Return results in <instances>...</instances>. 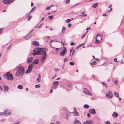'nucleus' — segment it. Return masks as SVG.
<instances>
[{"mask_svg":"<svg viewBox=\"0 0 124 124\" xmlns=\"http://www.w3.org/2000/svg\"><path fill=\"white\" fill-rule=\"evenodd\" d=\"M3 32V31L2 30V28H0V35Z\"/></svg>","mask_w":124,"mask_h":124,"instance_id":"obj_44","label":"nucleus"},{"mask_svg":"<svg viewBox=\"0 0 124 124\" xmlns=\"http://www.w3.org/2000/svg\"><path fill=\"white\" fill-rule=\"evenodd\" d=\"M11 114V112L9 111L8 112H7V113H6V114L5 115H10Z\"/></svg>","mask_w":124,"mask_h":124,"instance_id":"obj_42","label":"nucleus"},{"mask_svg":"<svg viewBox=\"0 0 124 124\" xmlns=\"http://www.w3.org/2000/svg\"><path fill=\"white\" fill-rule=\"evenodd\" d=\"M71 23H69V24L68 25V27H70L71 26Z\"/></svg>","mask_w":124,"mask_h":124,"instance_id":"obj_62","label":"nucleus"},{"mask_svg":"<svg viewBox=\"0 0 124 124\" xmlns=\"http://www.w3.org/2000/svg\"><path fill=\"white\" fill-rule=\"evenodd\" d=\"M118 113L116 112H114L112 114V116L113 118H116L118 116Z\"/></svg>","mask_w":124,"mask_h":124,"instance_id":"obj_13","label":"nucleus"},{"mask_svg":"<svg viewBox=\"0 0 124 124\" xmlns=\"http://www.w3.org/2000/svg\"><path fill=\"white\" fill-rule=\"evenodd\" d=\"M17 88L19 89H21L23 88V87L21 85H18Z\"/></svg>","mask_w":124,"mask_h":124,"instance_id":"obj_28","label":"nucleus"},{"mask_svg":"<svg viewBox=\"0 0 124 124\" xmlns=\"http://www.w3.org/2000/svg\"><path fill=\"white\" fill-rule=\"evenodd\" d=\"M89 112L92 114H95L96 113L95 110L94 108H92L90 109L89 111Z\"/></svg>","mask_w":124,"mask_h":124,"instance_id":"obj_9","label":"nucleus"},{"mask_svg":"<svg viewBox=\"0 0 124 124\" xmlns=\"http://www.w3.org/2000/svg\"><path fill=\"white\" fill-rule=\"evenodd\" d=\"M66 30V29L65 28V27H62V33H64V32Z\"/></svg>","mask_w":124,"mask_h":124,"instance_id":"obj_30","label":"nucleus"},{"mask_svg":"<svg viewBox=\"0 0 124 124\" xmlns=\"http://www.w3.org/2000/svg\"><path fill=\"white\" fill-rule=\"evenodd\" d=\"M51 7V6H50L46 8V9L47 10H49V9H50Z\"/></svg>","mask_w":124,"mask_h":124,"instance_id":"obj_48","label":"nucleus"},{"mask_svg":"<svg viewBox=\"0 0 124 124\" xmlns=\"http://www.w3.org/2000/svg\"><path fill=\"white\" fill-rule=\"evenodd\" d=\"M40 86V85L39 84L36 85H35V87L37 88H39Z\"/></svg>","mask_w":124,"mask_h":124,"instance_id":"obj_31","label":"nucleus"},{"mask_svg":"<svg viewBox=\"0 0 124 124\" xmlns=\"http://www.w3.org/2000/svg\"><path fill=\"white\" fill-rule=\"evenodd\" d=\"M102 83L103 85L105 86V87L106 88L107 86V84L103 82H102Z\"/></svg>","mask_w":124,"mask_h":124,"instance_id":"obj_29","label":"nucleus"},{"mask_svg":"<svg viewBox=\"0 0 124 124\" xmlns=\"http://www.w3.org/2000/svg\"><path fill=\"white\" fill-rule=\"evenodd\" d=\"M72 48H71L70 50V54H71V52H72Z\"/></svg>","mask_w":124,"mask_h":124,"instance_id":"obj_61","label":"nucleus"},{"mask_svg":"<svg viewBox=\"0 0 124 124\" xmlns=\"http://www.w3.org/2000/svg\"><path fill=\"white\" fill-rule=\"evenodd\" d=\"M54 70L56 72H57L59 70V69H58V68H54Z\"/></svg>","mask_w":124,"mask_h":124,"instance_id":"obj_39","label":"nucleus"},{"mask_svg":"<svg viewBox=\"0 0 124 124\" xmlns=\"http://www.w3.org/2000/svg\"><path fill=\"white\" fill-rule=\"evenodd\" d=\"M72 85L71 84H69L67 85V87L69 88H71L72 87Z\"/></svg>","mask_w":124,"mask_h":124,"instance_id":"obj_24","label":"nucleus"},{"mask_svg":"<svg viewBox=\"0 0 124 124\" xmlns=\"http://www.w3.org/2000/svg\"><path fill=\"white\" fill-rule=\"evenodd\" d=\"M114 95L117 97H118L119 96L118 93L116 92H115L114 93Z\"/></svg>","mask_w":124,"mask_h":124,"instance_id":"obj_26","label":"nucleus"},{"mask_svg":"<svg viewBox=\"0 0 124 124\" xmlns=\"http://www.w3.org/2000/svg\"><path fill=\"white\" fill-rule=\"evenodd\" d=\"M12 45H11L9 46H8V47L7 48V50L8 51L10 49V48H11Z\"/></svg>","mask_w":124,"mask_h":124,"instance_id":"obj_34","label":"nucleus"},{"mask_svg":"<svg viewBox=\"0 0 124 124\" xmlns=\"http://www.w3.org/2000/svg\"><path fill=\"white\" fill-rule=\"evenodd\" d=\"M33 5H34L33 3L32 2H31V6L32 7Z\"/></svg>","mask_w":124,"mask_h":124,"instance_id":"obj_63","label":"nucleus"},{"mask_svg":"<svg viewBox=\"0 0 124 124\" xmlns=\"http://www.w3.org/2000/svg\"><path fill=\"white\" fill-rule=\"evenodd\" d=\"M117 58H115L114 59V61H115L116 62H119V61H117Z\"/></svg>","mask_w":124,"mask_h":124,"instance_id":"obj_45","label":"nucleus"},{"mask_svg":"<svg viewBox=\"0 0 124 124\" xmlns=\"http://www.w3.org/2000/svg\"><path fill=\"white\" fill-rule=\"evenodd\" d=\"M32 44L33 45L35 46H37L39 45V42L36 41H33L32 43Z\"/></svg>","mask_w":124,"mask_h":124,"instance_id":"obj_10","label":"nucleus"},{"mask_svg":"<svg viewBox=\"0 0 124 124\" xmlns=\"http://www.w3.org/2000/svg\"><path fill=\"white\" fill-rule=\"evenodd\" d=\"M91 122L90 120H88L86 122H84L83 124H92V123Z\"/></svg>","mask_w":124,"mask_h":124,"instance_id":"obj_15","label":"nucleus"},{"mask_svg":"<svg viewBox=\"0 0 124 124\" xmlns=\"http://www.w3.org/2000/svg\"><path fill=\"white\" fill-rule=\"evenodd\" d=\"M80 123V121L78 120L75 118L74 122V124H79Z\"/></svg>","mask_w":124,"mask_h":124,"instance_id":"obj_16","label":"nucleus"},{"mask_svg":"<svg viewBox=\"0 0 124 124\" xmlns=\"http://www.w3.org/2000/svg\"><path fill=\"white\" fill-rule=\"evenodd\" d=\"M75 45V43L73 42H72L71 43V45Z\"/></svg>","mask_w":124,"mask_h":124,"instance_id":"obj_49","label":"nucleus"},{"mask_svg":"<svg viewBox=\"0 0 124 124\" xmlns=\"http://www.w3.org/2000/svg\"><path fill=\"white\" fill-rule=\"evenodd\" d=\"M48 18L50 20H52L53 18V15L51 16H49L48 17Z\"/></svg>","mask_w":124,"mask_h":124,"instance_id":"obj_35","label":"nucleus"},{"mask_svg":"<svg viewBox=\"0 0 124 124\" xmlns=\"http://www.w3.org/2000/svg\"><path fill=\"white\" fill-rule=\"evenodd\" d=\"M118 82V81L116 80L115 81V83L116 84H117Z\"/></svg>","mask_w":124,"mask_h":124,"instance_id":"obj_60","label":"nucleus"},{"mask_svg":"<svg viewBox=\"0 0 124 124\" xmlns=\"http://www.w3.org/2000/svg\"><path fill=\"white\" fill-rule=\"evenodd\" d=\"M87 116L88 117H89L90 116V114L89 113H88L87 114Z\"/></svg>","mask_w":124,"mask_h":124,"instance_id":"obj_55","label":"nucleus"},{"mask_svg":"<svg viewBox=\"0 0 124 124\" xmlns=\"http://www.w3.org/2000/svg\"><path fill=\"white\" fill-rule=\"evenodd\" d=\"M46 50L45 48L36 47L33 51L34 52H31V55L35 56L36 55L42 54V56L41 61L42 62H43L46 59L47 56L46 50Z\"/></svg>","mask_w":124,"mask_h":124,"instance_id":"obj_1","label":"nucleus"},{"mask_svg":"<svg viewBox=\"0 0 124 124\" xmlns=\"http://www.w3.org/2000/svg\"><path fill=\"white\" fill-rule=\"evenodd\" d=\"M75 52V51L74 50L73 51V52L71 54V56H72L73 55V54Z\"/></svg>","mask_w":124,"mask_h":124,"instance_id":"obj_53","label":"nucleus"},{"mask_svg":"<svg viewBox=\"0 0 124 124\" xmlns=\"http://www.w3.org/2000/svg\"><path fill=\"white\" fill-rule=\"evenodd\" d=\"M74 115L75 116H79V113L77 111L74 112Z\"/></svg>","mask_w":124,"mask_h":124,"instance_id":"obj_32","label":"nucleus"},{"mask_svg":"<svg viewBox=\"0 0 124 124\" xmlns=\"http://www.w3.org/2000/svg\"><path fill=\"white\" fill-rule=\"evenodd\" d=\"M3 76L6 79L9 80H12L13 79V76L9 72H7Z\"/></svg>","mask_w":124,"mask_h":124,"instance_id":"obj_3","label":"nucleus"},{"mask_svg":"<svg viewBox=\"0 0 124 124\" xmlns=\"http://www.w3.org/2000/svg\"><path fill=\"white\" fill-rule=\"evenodd\" d=\"M96 40L95 43L96 44H99L101 41V40L98 39L97 38H96Z\"/></svg>","mask_w":124,"mask_h":124,"instance_id":"obj_20","label":"nucleus"},{"mask_svg":"<svg viewBox=\"0 0 124 124\" xmlns=\"http://www.w3.org/2000/svg\"><path fill=\"white\" fill-rule=\"evenodd\" d=\"M28 36H29L28 37L29 38H30L32 36V35L31 34H30L29 35H28Z\"/></svg>","mask_w":124,"mask_h":124,"instance_id":"obj_54","label":"nucleus"},{"mask_svg":"<svg viewBox=\"0 0 124 124\" xmlns=\"http://www.w3.org/2000/svg\"><path fill=\"white\" fill-rule=\"evenodd\" d=\"M33 29H32V30L27 35H26V37H26L28 35H30V33L32 31H33Z\"/></svg>","mask_w":124,"mask_h":124,"instance_id":"obj_59","label":"nucleus"},{"mask_svg":"<svg viewBox=\"0 0 124 124\" xmlns=\"http://www.w3.org/2000/svg\"><path fill=\"white\" fill-rule=\"evenodd\" d=\"M98 5V4L97 3H95L92 6V7L93 8H95Z\"/></svg>","mask_w":124,"mask_h":124,"instance_id":"obj_25","label":"nucleus"},{"mask_svg":"<svg viewBox=\"0 0 124 124\" xmlns=\"http://www.w3.org/2000/svg\"><path fill=\"white\" fill-rule=\"evenodd\" d=\"M65 54V53H64L63 52H61L60 55L61 56H63Z\"/></svg>","mask_w":124,"mask_h":124,"instance_id":"obj_37","label":"nucleus"},{"mask_svg":"<svg viewBox=\"0 0 124 124\" xmlns=\"http://www.w3.org/2000/svg\"><path fill=\"white\" fill-rule=\"evenodd\" d=\"M71 21V19H68L66 20V23H69Z\"/></svg>","mask_w":124,"mask_h":124,"instance_id":"obj_43","label":"nucleus"},{"mask_svg":"<svg viewBox=\"0 0 124 124\" xmlns=\"http://www.w3.org/2000/svg\"><path fill=\"white\" fill-rule=\"evenodd\" d=\"M66 49L65 48H64V49L63 50L62 52H63L64 53H65V52H66Z\"/></svg>","mask_w":124,"mask_h":124,"instance_id":"obj_50","label":"nucleus"},{"mask_svg":"<svg viewBox=\"0 0 124 124\" xmlns=\"http://www.w3.org/2000/svg\"><path fill=\"white\" fill-rule=\"evenodd\" d=\"M64 2H66L67 4L69 3L70 2V0H65L64 1Z\"/></svg>","mask_w":124,"mask_h":124,"instance_id":"obj_33","label":"nucleus"},{"mask_svg":"<svg viewBox=\"0 0 124 124\" xmlns=\"http://www.w3.org/2000/svg\"><path fill=\"white\" fill-rule=\"evenodd\" d=\"M96 38H97L98 39H100V40H101V41L102 40V38L101 37V36L99 35L98 34Z\"/></svg>","mask_w":124,"mask_h":124,"instance_id":"obj_22","label":"nucleus"},{"mask_svg":"<svg viewBox=\"0 0 124 124\" xmlns=\"http://www.w3.org/2000/svg\"><path fill=\"white\" fill-rule=\"evenodd\" d=\"M93 78L94 79L95 78V77L94 75H92L91 76V78Z\"/></svg>","mask_w":124,"mask_h":124,"instance_id":"obj_57","label":"nucleus"},{"mask_svg":"<svg viewBox=\"0 0 124 124\" xmlns=\"http://www.w3.org/2000/svg\"><path fill=\"white\" fill-rule=\"evenodd\" d=\"M33 58L32 57H30L29 58L27 59V61L28 63H29L31 62Z\"/></svg>","mask_w":124,"mask_h":124,"instance_id":"obj_17","label":"nucleus"},{"mask_svg":"<svg viewBox=\"0 0 124 124\" xmlns=\"http://www.w3.org/2000/svg\"><path fill=\"white\" fill-rule=\"evenodd\" d=\"M27 36H27L26 37H26V36H25L24 37V38H25V37L26 38H25V40H28V39H30V38H29L28 37H27Z\"/></svg>","mask_w":124,"mask_h":124,"instance_id":"obj_52","label":"nucleus"},{"mask_svg":"<svg viewBox=\"0 0 124 124\" xmlns=\"http://www.w3.org/2000/svg\"><path fill=\"white\" fill-rule=\"evenodd\" d=\"M70 64L71 65L73 66L74 65V63L73 62H69Z\"/></svg>","mask_w":124,"mask_h":124,"instance_id":"obj_41","label":"nucleus"},{"mask_svg":"<svg viewBox=\"0 0 124 124\" xmlns=\"http://www.w3.org/2000/svg\"><path fill=\"white\" fill-rule=\"evenodd\" d=\"M15 0H3V3L6 4H9L13 2Z\"/></svg>","mask_w":124,"mask_h":124,"instance_id":"obj_6","label":"nucleus"},{"mask_svg":"<svg viewBox=\"0 0 124 124\" xmlns=\"http://www.w3.org/2000/svg\"><path fill=\"white\" fill-rule=\"evenodd\" d=\"M40 75L39 74H38V77L36 80V81L38 82V83H39L40 81Z\"/></svg>","mask_w":124,"mask_h":124,"instance_id":"obj_14","label":"nucleus"},{"mask_svg":"<svg viewBox=\"0 0 124 124\" xmlns=\"http://www.w3.org/2000/svg\"><path fill=\"white\" fill-rule=\"evenodd\" d=\"M95 60H96V61H99V59H98V58H95Z\"/></svg>","mask_w":124,"mask_h":124,"instance_id":"obj_58","label":"nucleus"},{"mask_svg":"<svg viewBox=\"0 0 124 124\" xmlns=\"http://www.w3.org/2000/svg\"><path fill=\"white\" fill-rule=\"evenodd\" d=\"M102 15L103 16H106V15L105 14H103V15Z\"/></svg>","mask_w":124,"mask_h":124,"instance_id":"obj_64","label":"nucleus"},{"mask_svg":"<svg viewBox=\"0 0 124 124\" xmlns=\"http://www.w3.org/2000/svg\"><path fill=\"white\" fill-rule=\"evenodd\" d=\"M8 111V108H7L5 110L4 112L5 114H6V113H7V112Z\"/></svg>","mask_w":124,"mask_h":124,"instance_id":"obj_38","label":"nucleus"},{"mask_svg":"<svg viewBox=\"0 0 124 124\" xmlns=\"http://www.w3.org/2000/svg\"><path fill=\"white\" fill-rule=\"evenodd\" d=\"M42 25L43 23H41L40 25L37 28H41L42 27Z\"/></svg>","mask_w":124,"mask_h":124,"instance_id":"obj_36","label":"nucleus"},{"mask_svg":"<svg viewBox=\"0 0 124 124\" xmlns=\"http://www.w3.org/2000/svg\"><path fill=\"white\" fill-rule=\"evenodd\" d=\"M83 107L87 109L89 108V106L88 105L86 104L84 105Z\"/></svg>","mask_w":124,"mask_h":124,"instance_id":"obj_27","label":"nucleus"},{"mask_svg":"<svg viewBox=\"0 0 124 124\" xmlns=\"http://www.w3.org/2000/svg\"><path fill=\"white\" fill-rule=\"evenodd\" d=\"M34 65L32 64H29L28 70L26 72L27 73H28L31 72L33 68Z\"/></svg>","mask_w":124,"mask_h":124,"instance_id":"obj_4","label":"nucleus"},{"mask_svg":"<svg viewBox=\"0 0 124 124\" xmlns=\"http://www.w3.org/2000/svg\"><path fill=\"white\" fill-rule=\"evenodd\" d=\"M36 7L35 6L34 7L32 8V9L31 10L30 12H29V13H31L33 11H35V10H36Z\"/></svg>","mask_w":124,"mask_h":124,"instance_id":"obj_21","label":"nucleus"},{"mask_svg":"<svg viewBox=\"0 0 124 124\" xmlns=\"http://www.w3.org/2000/svg\"><path fill=\"white\" fill-rule=\"evenodd\" d=\"M39 62V59H36L34 60L32 62V63L34 64H37Z\"/></svg>","mask_w":124,"mask_h":124,"instance_id":"obj_11","label":"nucleus"},{"mask_svg":"<svg viewBox=\"0 0 124 124\" xmlns=\"http://www.w3.org/2000/svg\"><path fill=\"white\" fill-rule=\"evenodd\" d=\"M86 35V33H85L84 34L82 35V36H81V38L82 39L83 38H84L85 37V36Z\"/></svg>","mask_w":124,"mask_h":124,"instance_id":"obj_40","label":"nucleus"},{"mask_svg":"<svg viewBox=\"0 0 124 124\" xmlns=\"http://www.w3.org/2000/svg\"><path fill=\"white\" fill-rule=\"evenodd\" d=\"M83 91L84 93L88 95H89L90 94L91 96V94L89 91L86 88H84L83 89Z\"/></svg>","mask_w":124,"mask_h":124,"instance_id":"obj_8","label":"nucleus"},{"mask_svg":"<svg viewBox=\"0 0 124 124\" xmlns=\"http://www.w3.org/2000/svg\"><path fill=\"white\" fill-rule=\"evenodd\" d=\"M16 72L15 73V76L17 77H19L22 76L23 75L25 72V67L23 66H20L17 67Z\"/></svg>","mask_w":124,"mask_h":124,"instance_id":"obj_2","label":"nucleus"},{"mask_svg":"<svg viewBox=\"0 0 124 124\" xmlns=\"http://www.w3.org/2000/svg\"><path fill=\"white\" fill-rule=\"evenodd\" d=\"M68 60V59L67 58H66L64 59L63 60V61L64 63L67 60Z\"/></svg>","mask_w":124,"mask_h":124,"instance_id":"obj_46","label":"nucleus"},{"mask_svg":"<svg viewBox=\"0 0 124 124\" xmlns=\"http://www.w3.org/2000/svg\"><path fill=\"white\" fill-rule=\"evenodd\" d=\"M110 122L108 121H106L105 124H110Z\"/></svg>","mask_w":124,"mask_h":124,"instance_id":"obj_51","label":"nucleus"},{"mask_svg":"<svg viewBox=\"0 0 124 124\" xmlns=\"http://www.w3.org/2000/svg\"><path fill=\"white\" fill-rule=\"evenodd\" d=\"M9 88L7 86L5 85L4 86V91L6 92H7Z\"/></svg>","mask_w":124,"mask_h":124,"instance_id":"obj_18","label":"nucleus"},{"mask_svg":"<svg viewBox=\"0 0 124 124\" xmlns=\"http://www.w3.org/2000/svg\"><path fill=\"white\" fill-rule=\"evenodd\" d=\"M59 82L58 81H55L53 83V87L54 89H56L58 85Z\"/></svg>","mask_w":124,"mask_h":124,"instance_id":"obj_7","label":"nucleus"},{"mask_svg":"<svg viewBox=\"0 0 124 124\" xmlns=\"http://www.w3.org/2000/svg\"><path fill=\"white\" fill-rule=\"evenodd\" d=\"M28 20L29 21L32 17V16L30 14H25Z\"/></svg>","mask_w":124,"mask_h":124,"instance_id":"obj_12","label":"nucleus"},{"mask_svg":"<svg viewBox=\"0 0 124 124\" xmlns=\"http://www.w3.org/2000/svg\"><path fill=\"white\" fill-rule=\"evenodd\" d=\"M85 43H82V44H80L79 45L80 46H81L82 45H85Z\"/></svg>","mask_w":124,"mask_h":124,"instance_id":"obj_56","label":"nucleus"},{"mask_svg":"<svg viewBox=\"0 0 124 124\" xmlns=\"http://www.w3.org/2000/svg\"><path fill=\"white\" fill-rule=\"evenodd\" d=\"M85 12L84 11H82L81 13V14L82 15H79L80 16L84 17L86 16H87V14H85Z\"/></svg>","mask_w":124,"mask_h":124,"instance_id":"obj_19","label":"nucleus"},{"mask_svg":"<svg viewBox=\"0 0 124 124\" xmlns=\"http://www.w3.org/2000/svg\"><path fill=\"white\" fill-rule=\"evenodd\" d=\"M97 62L96 61H93L92 63H90V64L91 66H92V65H96L97 63Z\"/></svg>","mask_w":124,"mask_h":124,"instance_id":"obj_23","label":"nucleus"},{"mask_svg":"<svg viewBox=\"0 0 124 124\" xmlns=\"http://www.w3.org/2000/svg\"><path fill=\"white\" fill-rule=\"evenodd\" d=\"M4 114H5L4 112H0V115H4Z\"/></svg>","mask_w":124,"mask_h":124,"instance_id":"obj_47","label":"nucleus"},{"mask_svg":"<svg viewBox=\"0 0 124 124\" xmlns=\"http://www.w3.org/2000/svg\"><path fill=\"white\" fill-rule=\"evenodd\" d=\"M113 95V94L110 91L108 92L106 94V96L107 97L111 98H112Z\"/></svg>","mask_w":124,"mask_h":124,"instance_id":"obj_5","label":"nucleus"}]
</instances>
